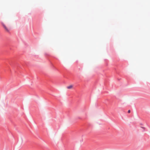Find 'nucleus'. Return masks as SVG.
I'll use <instances>...</instances> for the list:
<instances>
[{"mask_svg": "<svg viewBox=\"0 0 150 150\" xmlns=\"http://www.w3.org/2000/svg\"><path fill=\"white\" fill-rule=\"evenodd\" d=\"M142 128L144 129H145L144 127H142Z\"/></svg>", "mask_w": 150, "mask_h": 150, "instance_id": "4", "label": "nucleus"}, {"mask_svg": "<svg viewBox=\"0 0 150 150\" xmlns=\"http://www.w3.org/2000/svg\"><path fill=\"white\" fill-rule=\"evenodd\" d=\"M3 25L4 27V29H5V30L7 32H9V29L6 26L4 25V24H3Z\"/></svg>", "mask_w": 150, "mask_h": 150, "instance_id": "1", "label": "nucleus"}, {"mask_svg": "<svg viewBox=\"0 0 150 150\" xmlns=\"http://www.w3.org/2000/svg\"><path fill=\"white\" fill-rule=\"evenodd\" d=\"M73 87V85H70L67 87V88L68 89H72Z\"/></svg>", "mask_w": 150, "mask_h": 150, "instance_id": "2", "label": "nucleus"}, {"mask_svg": "<svg viewBox=\"0 0 150 150\" xmlns=\"http://www.w3.org/2000/svg\"><path fill=\"white\" fill-rule=\"evenodd\" d=\"M128 113H129L130 112V110H128Z\"/></svg>", "mask_w": 150, "mask_h": 150, "instance_id": "3", "label": "nucleus"}]
</instances>
